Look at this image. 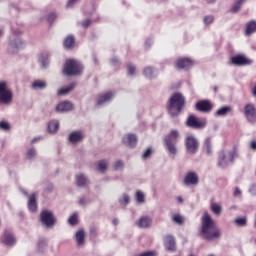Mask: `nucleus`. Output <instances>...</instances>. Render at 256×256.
<instances>
[{
	"mask_svg": "<svg viewBox=\"0 0 256 256\" xmlns=\"http://www.w3.org/2000/svg\"><path fill=\"white\" fill-rule=\"evenodd\" d=\"M200 237L206 239V241L221 239V229L217 226L211 215H209V212H205L202 216Z\"/></svg>",
	"mask_w": 256,
	"mask_h": 256,
	"instance_id": "nucleus-1",
	"label": "nucleus"
},
{
	"mask_svg": "<svg viewBox=\"0 0 256 256\" xmlns=\"http://www.w3.org/2000/svg\"><path fill=\"white\" fill-rule=\"evenodd\" d=\"M185 107V97L181 93H176L170 97L168 113L172 117H177Z\"/></svg>",
	"mask_w": 256,
	"mask_h": 256,
	"instance_id": "nucleus-2",
	"label": "nucleus"
},
{
	"mask_svg": "<svg viewBox=\"0 0 256 256\" xmlns=\"http://www.w3.org/2000/svg\"><path fill=\"white\" fill-rule=\"evenodd\" d=\"M181 139V133L178 130H171L168 135L164 137V145L169 155L175 157L178 153L177 143Z\"/></svg>",
	"mask_w": 256,
	"mask_h": 256,
	"instance_id": "nucleus-3",
	"label": "nucleus"
},
{
	"mask_svg": "<svg viewBox=\"0 0 256 256\" xmlns=\"http://www.w3.org/2000/svg\"><path fill=\"white\" fill-rule=\"evenodd\" d=\"M239 157L236 150L222 151L219 154L217 165L221 169H226L231 163H234L235 159Z\"/></svg>",
	"mask_w": 256,
	"mask_h": 256,
	"instance_id": "nucleus-4",
	"label": "nucleus"
},
{
	"mask_svg": "<svg viewBox=\"0 0 256 256\" xmlns=\"http://www.w3.org/2000/svg\"><path fill=\"white\" fill-rule=\"evenodd\" d=\"M13 103V90L9 88V82L0 81V104L11 105Z\"/></svg>",
	"mask_w": 256,
	"mask_h": 256,
	"instance_id": "nucleus-5",
	"label": "nucleus"
},
{
	"mask_svg": "<svg viewBox=\"0 0 256 256\" xmlns=\"http://www.w3.org/2000/svg\"><path fill=\"white\" fill-rule=\"evenodd\" d=\"M83 71V66L77 60H68L64 67L65 75L71 77V75H81Z\"/></svg>",
	"mask_w": 256,
	"mask_h": 256,
	"instance_id": "nucleus-6",
	"label": "nucleus"
},
{
	"mask_svg": "<svg viewBox=\"0 0 256 256\" xmlns=\"http://www.w3.org/2000/svg\"><path fill=\"white\" fill-rule=\"evenodd\" d=\"M185 147L189 155H195L199 151V140L194 135H189L185 139Z\"/></svg>",
	"mask_w": 256,
	"mask_h": 256,
	"instance_id": "nucleus-7",
	"label": "nucleus"
},
{
	"mask_svg": "<svg viewBox=\"0 0 256 256\" xmlns=\"http://www.w3.org/2000/svg\"><path fill=\"white\" fill-rule=\"evenodd\" d=\"M186 125L187 127H192V129H205V127H207V120L190 115L187 118Z\"/></svg>",
	"mask_w": 256,
	"mask_h": 256,
	"instance_id": "nucleus-8",
	"label": "nucleus"
},
{
	"mask_svg": "<svg viewBox=\"0 0 256 256\" xmlns=\"http://www.w3.org/2000/svg\"><path fill=\"white\" fill-rule=\"evenodd\" d=\"M40 221L45 227H53V225H55V216H53L52 211L43 210L40 213Z\"/></svg>",
	"mask_w": 256,
	"mask_h": 256,
	"instance_id": "nucleus-9",
	"label": "nucleus"
},
{
	"mask_svg": "<svg viewBox=\"0 0 256 256\" xmlns=\"http://www.w3.org/2000/svg\"><path fill=\"white\" fill-rule=\"evenodd\" d=\"M182 183L186 185V187L199 185V174L195 171L187 172L182 180Z\"/></svg>",
	"mask_w": 256,
	"mask_h": 256,
	"instance_id": "nucleus-10",
	"label": "nucleus"
},
{
	"mask_svg": "<svg viewBox=\"0 0 256 256\" xmlns=\"http://www.w3.org/2000/svg\"><path fill=\"white\" fill-rule=\"evenodd\" d=\"M25 47V41L21 39L20 37H15V32H14V38L11 40L8 46V51L11 53H18L19 49H23Z\"/></svg>",
	"mask_w": 256,
	"mask_h": 256,
	"instance_id": "nucleus-11",
	"label": "nucleus"
},
{
	"mask_svg": "<svg viewBox=\"0 0 256 256\" xmlns=\"http://www.w3.org/2000/svg\"><path fill=\"white\" fill-rule=\"evenodd\" d=\"M135 225L138 229H151L153 226V218L150 216H141L135 221Z\"/></svg>",
	"mask_w": 256,
	"mask_h": 256,
	"instance_id": "nucleus-12",
	"label": "nucleus"
},
{
	"mask_svg": "<svg viewBox=\"0 0 256 256\" xmlns=\"http://www.w3.org/2000/svg\"><path fill=\"white\" fill-rule=\"evenodd\" d=\"M244 115L249 123H256V108L253 104H247L245 106Z\"/></svg>",
	"mask_w": 256,
	"mask_h": 256,
	"instance_id": "nucleus-13",
	"label": "nucleus"
},
{
	"mask_svg": "<svg viewBox=\"0 0 256 256\" xmlns=\"http://www.w3.org/2000/svg\"><path fill=\"white\" fill-rule=\"evenodd\" d=\"M231 63L232 65L243 67L245 65H251L252 62L249 58L245 57V55H236L231 58Z\"/></svg>",
	"mask_w": 256,
	"mask_h": 256,
	"instance_id": "nucleus-14",
	"label": "nucleus"
},
{
	"mask_svg": "<svg viewBox=\"0 0 256 256\" xmlns=\"http://www.w3.org/2000/svg\"><path fill=\"white\" fill-rule=\"evenodd\" d=\"M113 99H115V92H106L104 94H101L98 98H97V105H107V103H111V101H113Z\"/></svg>",
	"mask_w": 256,
	"mask_h": 256,
	"instance_id": "nucleus-15",
	"label": "nucleus"
},
{
	"mask_svg": "<svg viewBox=\"0 0 256 256\" xmlns=\"http://www.w3.org/2000/svg\"><path fill=\"white\" fill-rule=\"evenodd\" d=\"M176 67L177 69L187 71L193 67V60L189 58H179L176 61Z\"/></svg>",
	"mask_w": 256,
	"mask_h": 256,
	"instance_id": "nucleus-16",
	"label": "nucleus"
},
{
	"mask_svg": "<svg viewBox=\"0 0 256 256\" xmlns=\"http://www.w3.org/2000/svg\"><path fill=\"white\" fill-rule=\"evenodd\" d=\"M85 139V134H83L81 131H73L68 136L69 143H72V145H77V143H81Z\"/></svg>",
	"mask_w": 256,
	"mask_h": 256,
	"instance_id": "nucleus-17",
	"label": "nucleus"
},
{
	"mask_svg": "<svg viewBox=\"0 0 256 256\" xmlns=\"http://www.w3.org/2000/svg\"><path fill=\"white\" fill-rule=\"evenodd\" d=\"M56 111L57 113H69V111H73V103L69 101L60 102L56 106Z\"/></svg>",
	"mask_w": 256,
	"mask_h": 256,
	"instance_id": "nucleus-18",
	"label": "nucleus"
},
{
	"mask_svg": "<svg viewBox=\"0 0 256 256\" xmlns=\"http://www.w3.org/2000/svg\"><path fill=\"white\" fill-rule=\"evenodd\" d=\"M122 143H124L126 145V147H137V135L126 134L122 138Z\"/></svg>",
	"mask_w": 256,
	"mask_h": 256,
	"instance_id": "nucleus-19",
	"label": "nucleus"
},
{
	"mask_svg": "<svg viewBox=\"0 0 256 256\" xmlns=\"http://www.w3.org/2000/svg\"><path fill=\"white\" fill-rule=\"evenodd\" d=\"M164 246L167 251H176L177 245L175 243V237H173L171 235H167L164 238Z\"/></svg>",
	"mask_w": 256,
	"mask_h": 256,
	"instance_id": "nucleus-20",
	"label": "nucleus"
},
{
	"mask_svg": "<svg viewBox=\"0 0 256 256\" xmlns=\"http://www.w3.org/2000/svg\"><path fill=\"white\" fill-rule=\"evenodd\" d=\"M196 109L197 111H202V113H209L212 109L211 102L207 100L200 101L196 104Z\"/></svg>",
	"mask_w": 256,
	"mask_h": 256,
	"instance_id": "nucleus-21",
	"label": "nucleus"
},
{
	"mask_svg": "<svg viewBox=\"0 0 256 256\" xmlns=\"http://www.w3.org/2000/svg\"><path fill=\"white\" fill-rule=\"evenodd\" d=\"M31 89L34 91H43L47 89V81L45 80H34L31 85Z\"/></svg>",
	"mask_w": 256,
	"mask_h": 256,
	"instance_id": "nucleus-22",
	"label": "nucleus"
},
{
	"mask_svg": "<svg viewBox=\"0 0 256 256\" xmlns=\"http://www.w3.org/2000/svg\"><path fill=\"white\" fill-rule=\"evenodd\" d=\"M28 209L31 213L37 211V193H33L28 200Z\"/></svg>",
	"mask_w": 256,
	"mask_h": 256,
	"instance_id": "nucleus-23",
	"label": "nucleus"
},
{
	"mask_svg": "<svg viewBox=\"0 0 256 256\" xmlns=\"http://www.w3.org/2000/svg\"><path fill=\"white\" fill-rule=\"evenodd\" d=\"M76 183L78 187H87L89 185V178L82 173L76 175Z\"/></svg>",
	"mask_w": 256,
	"mask_h": 256,
	"instance_id": "nucleus-24",
	"label": "nucleus"
},
{
	"mask_svg": "<svg viewBox=\"0 0 256 256\" xmlns=\"http://www.w3.org/2000/svg\"><path fill=\"white\" fill-rule=\"evenodd\" d=\"M203 151L206 155H213V143L211 142V138L205 139Z\"/></svg>",
	"mask_w": 256,
	"mask_h": 256,
	"instance_id": "nucleus-25",
	"label": "nucleus"
},
{
	"mask_svg": "<svg viewBox=\"0 0 256 256\" xmlns=\"http://www.w3.org/2000/svg\"><path fill=\"white\" fill-rule=\"evenodd\" d=\"M75 237H76V243L78 247H83V245H85V231L78 230L76 232Z\"/></svg>",
	"mask_w": 256,
	"mask_h": 256,
	"instance_id": "nucleus-26",
	"label": "nucleus"
},
{
	"mask_svg": "<svg viewBox=\"0 0 256 256\" xmlns=\"http://www.w3.org/2000/svg\"><path fill=\"white\" fill-rule=\"evenodd\" d=\"M249 0H235L234 4L231 7V12L232 13H239L241 11V7L245 5Z\"/></svg>",
	"mask_w": 256,
	"mask_h": 256,
	"instance_id": "nucleus-27",
	"label": "nucleus"
},
{
	"mask_svg": "<svg viewBox=\"0 0 256 256\" xmlns=\"http://www.w3.org/2000/svg\"><path fill=\"white\" fill-rule=\"evenodd\" d=\"M143 73L147 79H154V77H157V70L149 66L144 69Z\"/></svg>",
	"mask_w": 256,
	"mask_h": 256,
	"instance_id": "nucleus-28",
	"label": "nucleus"
},
{
	"mask_svg": "<svg viewBox=\"0 0 256 256\" xmlns=\"http://www.w3.org/2000/svg\"><path fill=\"white\" fill-rule=\"evenodd\" d=\"M38 63L41 65L43 69H47L49 67V55L42 54L39 56Z\"/></svg>",
	"mask_w": 256,
	"mask_h": 256,
	"instance_id": "nucleus-29",
	"label": "nucleus"
},
{
	"mask_svg": "<svg viewBox=\"0 0 256 256\" xmlns=\"http://www.w3.org/2000/svg\"><path fill=\"white\" fill-rule=\"evenodd\" d=\"M229 113H231V106H224L218 109L215 115L216 117H225L226 115H229Z\"/></svg>",
	"mask_w": 256,
	"mask_h": 256,
	"instance_id": "nucleus-30",
	"label": "nucleus"
},
{
	"mask_svg": "<svg viewBox=\"0 0 256 256\" xmlns=\"http://www.w3.org/2000/svg\"><path fill=\"white\" fill-rule=\"evenodd\" d=\"M97 169L98 171H100V173H106L107 169H109V161L108 160L98 161Z\"/></svg>",
	"mask_w": 256,
	"mask_h": 256,
	"instance_id": "nucleus-31",
	"label": "nucleus"
},
{
	"mask_svg": "<svg viewBox=\"0 0 256 256\" xmlns=\"http://www.w3.org/2000/svg\"><path fill=\"white\" fill-rule=\"evenodd\" d=\"M64 47L65 49H73V47H75V37L72 35L66 37L64 40Z\"/></svg>",
	"mask_w": 256,
	"mask_h": 256,
	"instance_id": "nucleus-32",
	"label": "nucleus"
},
{
	"mask_svg": "<svg viewBox=\"0 0 256 256\" xmlns=\"http://www.w3.org/2000/svg\"><path fill=\"white\" fill-rule=\"evenodd\" d=\"M256 33V21H250L246 24V35H253Z\"/></svg>",
	"mask_w": 256,
	"mask_h": 256,
	"instance_id": "nucleus-33",
	"label": "nucleus"
},
{
	"mask_svg": "<svg viewBox=\"0 0 256 256\" xmlns=\"http://www.w3.org/2000/svg\"><path fill=\"white\" fill-rule=\"evenodd\" d=\"M56 131H59V121L52 120L48 123V132L53 134Z\"/></svg>",
	"mask_w": 256,
	"mask_h": 256,
	"instance_id": "nucleus-34",
	"label": "nucleus"
},
{
	"mask_svg": "<svg viewBox=\"0 0 256 256\" xmlns=\"http://www.w3.org/2000/svg\"><path fill=\"white\" fill-rule=\"evenodd\" d=\"M74 89H75V84L72 83V84H70V85L67 86V87L60 88V89L57 91V95H67L68 93H71V91H73Z\"/></svg>",
	"mask_w": 256,
	"mask_h": 256,
	"instance_id": "nucleus-35",
	"label": "nucleus"
},
{
	"mask_svg": "<svg viewBox=\"0 0 256 256\" xmlns=\"http://www.w3.org/2000/svg\"><path fill=\"white\" fill-rule=\"evenodd\" d=\"M3 243L5 245H14L15 237L12 236V234L5 233L4 236H3Z\"/></svg>",
	"mask_w": 256,
	"mask_h": 256,
	"instance_id": "nucleus-36",
	"label": "nucleus"
},
{
	"mask_svg": "<svg viewBox=\"0 0 256 256\" xmlns=\"http://www.w3.org/2000/svg\"><path fill=\"white\" fill-rule=\"evenodd\" d=\"M210 209L212 211V213H214V215H221L222 211H223V207H221V205L217 204V203H212L210 206Z\"/></svg>",
	"mask_w": 256,
	"mask_h": 256,
	"instance_id": "nucleus-37",
	"label": "nucleus"
},
{
	"mask_svg": "<svg viewBox=\"0 0 256 256\" xmlns=\"http://www.w3.org/2000/svg\"><path fill=\"white\" fill-rule=\"evenodd\" d=\"M173 223H176V225H183L185 223V218L181 216V214H175L172 216Z\"/></svg>",
	"mask_w": 256,
	"mask_h": 256,
	"instance_id": "nucleus-38",
	"label": "nucleus"
},
{
	"mask_svg": "<svg viewBox=\"0 0 256 256\" xmlns=\"http://www.w3.org/2000/svg\"><path fill=\"white\" fill-rule=\"evenodd\" d=\"M123 167H125V163L123 162V160H116L113 163L114 171H123Z\"/></svg>",
	"mask_w": 256,
	"mask_h": 256,
	"instance_id": "nucleus-39",
	"label": "nucleus"
},
{
	"mask_svg": "<svg viewBox=\"0 0 256 256\" xmlns=\"http://www.w3.org/2000/svg\"><path fill=\"white\" fill-rule=\"evenodd\" d=\"M234 223L238 225V227H245V225H247V218L246 217L236 218L234 220Z\"/></svg>",
	"mask_w": 256,
	"mask_h": 256,
	"instance_id": "nucleus-40",
	"label": "nucleus"
},
{
	"mask_svg": "<svg viewBox=\"0 0 256 256\" xmlns=\"http://www.w3.org/2000/svg\"><path fill=\"white\" fill-rule=\"evenodd\" d=\"M136 201L140 204L145 203V194L140 190L136 192Z\"/></svg>",
	"mask_w": 256,
	"mask_h": 256,
	"instance_id": "nucleus-41",
	"label": "nucleus"
},
{
	"mask_svg": "<svg viewBox=\"0 0 256 256\" xmlns=\"http://www.w3.org/2000/svg\"><path fill=\"white\" fill-rule=\"evenodd\" d=\"M131 201V198L127 194H122L119 198L120 205H127Z\"/></svg>",
	"mask_w": 256,
	"mask_h": 256,
	"instance_id": "nucleus-42",
	"label": "nucleus"
},
{
	"mask_svg": "<svg viewBox=\"0 0 256 256\" xmlns=\"http://www.w3.org/2000/svg\"><path fill=\"white\" fill-rule=\"evenodd\" d=\"M26 157L27 159H33L37 157V151L35 150V148L29 149L26 153Z\"/></svg>",
	"mask_w": 256,
	"mask_h": 256,
	"instance_id": "nucleus-43",
	"label": "nucleus"
},
{
	"mask_svg": "<svg viewBox=\"0 0 256 256\" xmlns=\"http://www.w3.org/2000/svg\"><path fill=\"white\" fill-rule=\"evenodd\" d=\"M45 249H47V241L42 240L38 243V251L40 253H43V251H45Z\"/></svg>",
	"mask_w": 256,
	"mask_h": 256,
	"instance_id": "nucleus-44",
	"label": "nucleus"
},
{
	"mask_svg": "<svg viewBox=\"0 0 256 256\" xmlns=\"http://www.w3.org/2000/svg\"><path fill=\"white\" fill-rule=\"evenodd\" d=\"M159 254L157 253V251L155 250H150V251H146V252H142L136 256H158Z\"/></svg>",
	"mask_w": 256,
	"mask_h": 256,
	"instance_id": "nucleus-45",
	"label": "nucleus"
},
{
	"mask_svg": "<svg viewBox=\"0 0 256 256\" xmlns=\"http://www.w3.org/2000/svg\"><path fill=\"white\" fill-rule=\"evenodd\" d=\"M77 221H78V218H77V213H74L72 214L69 219H68V223L70 225H77Z\"/></svg>",
	"mask_w": 256,
	"mask_h": 256,
	"instance_id": "nucleus-46",
	"label": "nucleus"
},
{
	"mask_svg": "<svg viewBox=\"0 0 256 256\" xmlns=\"http://www.w3.org/2000/svg\"><path fill=\"white\" fill-rule=\"evenodd\" d=\"M127 71H128V75L133 77V75H135V73L137 72V68L135 67V65L130 64L127 67Z\"/></svg>",
	"mask_w": 256,
	"mask_h": 256,
	"instance_id": "nucleus-47",
	"label": "nucleus"
},
{
	"mask_svg": "<svg viewBox=\"0 0 256 256\" xmlns=\"http://www.w3.org/2000/svg\"><path fill=\"white\" fill-rule=\"evenodd\" d=\"M0 129H2V131H9V129H11V125L9 124V122L1 121Z\"/></svg>",
	"mask_w": 256,
	"mask_h": 256,
	"instance_id": "nucleus-48",
	"label": "nucleus"
},
{
	"mask_svg": "<svg viewBox=\"0 0 256 256\" xmlns=\"http://www.w3.org/2000/svg\"><path fill=\"white\" fill-rule=\"evenodd\" d=\"M215 20V18L212 15L205 16L204 17V23L205 25H211V23Z\"/></svg>",
	"mask_w": 256,
	"mask_h": 256,
	"instance_id": "nucleus-49",
	"label": "nucleus"
},
{
	"mask_svg": "<svg viewBox=\"0 0 256 256\" xmlns=\"http://www.w3.org/2000/svg\"><path fill=\"white\" fill-rule=\"evenodd\" d=\"M153 154V150L151 148H148L142 155L143 159H149L151 155Z\"/></svg>",
	"mask_w": 256,
	"mask_h": 256,
	"instance_id": "nucleus-50",
	"label": "nucleus"
},
{
	"mask_svg": "<svg viewBox=\"0 0 256 256\" xmlns=\"http://www.w3.org/2000/svg\"><path fill=\"white\" fill-rule=\"evenodd\" d=\"M57 18V14L55 12H52L48 15V22L49 23H53V21H55Z\"/></svg>",
	"mask_w": 256,
	"mask_h": 256,
	"instance_id": "nucleus-51",
	"label": "nucleus"
},
{
	"mask_svg": "<svg viewBox=\"0 0 256 256\" xmlns=\"http://www.w3.org/2000/svg\"><path fill=\"white\" fill-rule=\"evenodd\" d=\"M80 25H81V27H84V29H87V27H89L91 25V20L86 19V20L80 22Z\"/></svg>",
	"mask_w": 256,
	"mask_h": 256,
	"instance_id": "nucleus-52",
	"label": "nucleus"
},
{
	"mask_svg": "<svg viewBox=\"0 0 256 256\" xmlns=\"http://www.w3.org/2000/svg\"><path fill=\"white\" fill-rule=\"evenodd\" d=\"M79 0H68L66 7L67 9H71L73 8V6L75 5V3H77Z\"/></svg>",
	"mask_w": 256,
	"mask_h": 256,
	"instance_id": "nucleus-53",
	"label": "nucleus"
},
{
	"mask_svg": "<svg viewBox=\"0 0 256 256\" xmlns=\"http://www.w3.org/2000/svg\"><path fill=\"white\" fill-rule=\"evenodd\" d=\"M78 203L81 206L87 205V203H89V199H87L85 197H82V198L79 199Z\"/></svg>",
	"mask_w": 256,
	"mask_h": 256,
	"instance_id": "nucleus-54",
	"label": "nucleus"
},
{
	"mask_svg": "<svg viewBox=\"0 0 256 256\" xmlns=\"http://www.w3.org/2000/svg\"><path fill=\"white\" fill-rule=\"evenodd\" d=\"M111 63L114 67H117L119 65V59L118 58H112Z\"/></svg>",
	"mask_w": 256,
	"mask_h": 256,
	"instance_id": "nucleus-55",
	"label": "nucleus"
},
{
	"mask_svg": "<svg viewBox=\"0 0 256 256\" xmlns=\"http://www.w3.org/2000/svg\"><path fill=\"white\" fill-rule=\"evenodd\" d=\"M251 195H256V184L252 185L249 189Z\"/></svg>",
	"mask_w": 256,
	"mask_h": 256,
	"instance_id": "nucleus-56",
	"label": "nucleus"
},
{
	"mask_svg": "<svg viewBox=\"0 0 256 256\" xmlns=\"http://www.w3.org/2000/svg\"><path fill=\"white\" fill-rule=\"evenodd\" d=\"M90 235L92 237H97V229L96 228H90Z\"/></svg>",
	"mask_w": 256,
	"mask_h": 256,
	"instance_id": "nucleus-57",
	"label": "nucleus"
},
{
	"mask_svg": "<svg viewBox=\"0 0 256 256\" xmlns=\"http://www.w3.org/2000/svg\"><path fill=\"white\" fill-rule=\"evenodd\" d=\"M151 45H153V40L151 38H149L145 42V47H151Z\"/></svg>",
	"mask_w": 256,
	"mask_h": 256,
	"instance_id": "nucleus-58",
	"label": "nucleus"
},
{
	"mask_svg": "<svg viewBox=\"0 0 256 256\" xmlns=\"http://www.w3.org/2000/svg\"><path fill=\"white\" fill-rule=\"evenodd\" d=\"M250 147L253 151H256V140L251 141Z\"/></svg>",
	"mask_w": 256,
	"mask_h": 256,
	"instance_id": "nucleus-59",
	"label": "nucleus"
},
{
	"mask_svg": "<svg viewBox=\"0 0 256 256\" xmlns=\"http://www.w3.org/2000/svg\"><path fill=\"white\" fill-rule=\"evenodd\" d=\"M239 195H241V189L236 188L234 191V197H239Z\"/></svg>",
	"mask_w": 256,
	"mask_h": 256,
	"instance_id": "nucleus-60",
	"label": "nucleus"
},
{
	"mask_svg": "<svg viewBox=\"0 0 256 256\" xmlns=\"http://www.w3.org/2000/svg\"><path fill=\"white\" fill-rule=\"evenodd\" d=\"M112 223H113V225H119V219L114 218V219L112 220Z\"/></svg>",
	"mask_w": 256,
	"mask_h": 256,
	"instance_id": "nucleus-61",
	"label": "nucleus"
},
{
	"mask_svg": "<svg viewBox=\"0 0 256 256\" xmlns=\"http://www.w3.org/2000/svg\"><path fill=\"white\" fill-rule=\"evenodd\" d=\"M205 3H208L209 5L215 3L217 0H204Z\"/></svg>",
	"mask_w": 256,
	"mask_h": 256,
	"instance_id": "nucleus-62",
	"label": "nucleus"
},
{
	"mask_svg": "<svg viewBox=\"0 0 256 256\" xmlns=\"http://www.w3.org/2000/svg\"><path fill=\"white\" fill-rule=\"evenodd\" d=\"M252 95H253V97H256V84H255L254 88L252 89Z\"/></svg>",
	"mask_w": 256,
	"mask_h": 256,
	"instance_id": "nucleus-63",
	"label": "nucleus"
},
{
	"mask_svg": "<svg viewBox=\"0 0 256 256\" xmlns=\"http://www.w3.org/2000/svg\"><path fill=\"white\" fill-rule=\"evenodd\" d=\"M176 199H177V201H178L179 203H183V197L178 196Z\"/></svg>",
	"mask_w": 256,
	"mask_h": 256,
	"instance_id": "nucleus-64",
	"label": "nucleus"
}]
</instances>
